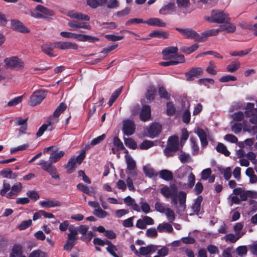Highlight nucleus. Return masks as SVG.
Segmentation results:
<instances>
[{
    "label": "nucleus",
    "mask_w": 257,
    "mask_h": 257,
    "mask_svg": "<svg viewBox=\"0 0 257 257\" xmlns=\"http://www.w3.org/2000/svg\"><path fill=\"white\" fill-rule=\"evenodd\" d=\"M161 193L166 198H171V202L177 206L178 203L179 207L184 210L185 208L186 199V193L184 191H180L178 193V189L175 184H172L169 186H164L160 190Z\"/></svg>",
    "instance_id": "nucleus-1"
},
{
    "label": "nucleus",
    "mask_w": 257,
    "mask_h": 257,
    "mask_svg": "<svg viewBox=\"0 0 257 257\" xmlns=\"http://www.w3.org/2000/svg\"><path fill=\"white\" fill-rule=\"evenodd\" d=\"M204 19L206 21L217 24H223L230 20L228 13L217 9L212 10L210 16H205Z\"/></svg>",
    "instance_id": "nucleus-2"
},
{
    "label": "nucleus",
    "mask_w": 257,
    "mask_h": 257,
    "mask_svg": "<svg viewBox=\"0 0 257 257\" xmlns=\"http://www.w3.org/2000/svg\"><path fill=\"white\" fill-rule=\"evenodd\" d=\"M245 116H246L245 112H243L242 111H238L230 115V117L232 119L233 121H240L243 120L242 126L243 131L255 134L257 133V126H248L247 124V121H246L245 120H243Z\"/></svg>",
    "instance_id": "nucleus-3"
},
{
    "label": "nucleus",
    "mask_w": 257,
    "mask_h": 257,
    "mask_svg": "<svg viewBox=\"0 0 257 257\" xmlns=\"http://www.w3.org/2000/svg\"><path fill=\"white\" fill-rule=\"evenodd\" d=\"M85 157V151L83 150L78 156H73L69 160L65 168L68 173L73 172L76 168L81 164Z\"/></svg>",
    "instance_id": "nucleus-4"
},
{
    "label": "nucleus",
    "mask_w": 257,
    "mask_h": 257,
    "mask_svg": "<svg viewBox=\"0 0 257 257\" xmlns=\"http://www.w3.org/2000/svg\"><path fill=\"white\" fill-rule=\"evenodd\" d=\"M32 17L37 19H47L54 15L53 12L42 5H38L35 9L31 11Z\"/></svg>",
    "instance_id": "nucleus-5"
},
{
    "label": "nucleus",
    "mask_w": 257,
    "mask_h": 257,
    "mask_svg": "<svg viewBox=\"0 0 257 257\" xmlns=\"http://www.w3.org/2000/svg\"><path fill=\"white\" fill-rule=\"evenodd\" d=\"M180 150L179 144V138L174 136L170 137L168 139L167 147L164 150V153L166 156H172L173 153Z\"/></svg>",
    "instance_id": "nucleus-6"
},
{
    "label": "nucleus",
    "mask_w": 257,
    "mask_h": 257,
    "mask_svg": "<svg viewBox=\"0 0 257 257\" xmlns=\"http://www.w3.org/2000/svg\"><path fill=\"white\" fill-rule=\"evenodd\" d=\"M176 30L179 32L185 38L187 39H194L199 42H203V37H200L199 35L192 29L176 28Z\"/></svg>",
    "instance_id": "nucleus-7"
},
{
    "label": "nucleus",
    "mask_w": 257,
    "mask_h": 257,
    "mask_svg": "<svg viewBox=\"0 0 257 257\" xmlns=\"http://www.w3.org/2000/svg\"><path fill=\"white\" fill-rule=\"evenodd\" d=\"M70 233L68 234L67 239L64 246V249L67 251H70L76 244L78 237L77 231L72 227L69 228Z\"/></svg>",
    "instance_id": "nucleus-8"
},
{
    "label": "nucleus",
    "mask_w": 257,
    "mask_h": 257,
    "mask_svg": "<svg viewBox=\"0 0 257 257\" xmlns=\"http://www.w3.org/2000/svg\"><path fill=\"white\" fill-rule=\"evenodd\" d=\"M5 62L8 67L17 70H21L25 67L24 62L17 57L7 58L5 60Z\"/></svg>",
    "instance_id": "nucleus-9"
},
{
    "label": "nucleus",
    "mask_w": 257,
    "mask_h": 257,
    "mask_svg": "<svg viewBox=\"0 0 257 257\" xmlns=\"http://www.w3.org/2000/svg\"><path fill=\"white\" fill-rule=\"evenodd\" d=\"M50 162L47 163L46 161L42 160L40 161L39 165L42 166V168L47 172L51 177L56 180H59L60 177L58 173L57 172L56 167L52 165Z\"/></svg>",
    "instance_id": "nucleus-10"
},
{
    "label": "nucleus",
    "mask_w": 257,
    "mask_h": 257,
    "mask_svg": "<svg viewBox=\"0 0 257 257\" xmlns=\"http://www.w3.org/2000/svg\"><path fill=\"white\" fill-rule=\"evenodd\" d=\"M254 105L252 103H247L245 114L246 117H249V121L253 124H257V109L254 108Z\"/></svg>",
    "instance_id": "nucleus-11"
},
{
    "label": "nucleus",
    "mask_w": 257,
    "mask_h": 257,
    "mask_svg": "<svg viewBox=\"0 0 257 257\" xmlns=\"http://www.w3.org/2000/svg\"><path fill=\"white\" fill-rule=\"evenodd\" d=\"M44 90H40L35 91L30 97L29 103L31 106H35L40 103L46 97Z\"/></svg>",
    "instance_id": "nucleus-12"
},
{
    "label": "nucleus",
    "mask_w": 257,
    "mask_h": 257,
    "mask_svg": "<svg viewBox=\"0 0 257 257\" xmlns=\"http://www.w3.org/2000/svg\"><path fill=\"white\" fill-rule=\"evenodd\" d=\"M125 162L127 164L126 173L129 176H135L137 175L136 163L133 158L129 155L125 156Z\"/></svg>",
    "instance_id": "nucleus-13"
},
{
    "label": "nucleus",
    "mask_w": 257,
    "mask_h": 257,
    "mask_svg": "<svg viewBox=\"0 0 257 257\" xmlns=\"http://www.w3.org/2000/svg\"><path fill=\"white\" fill-rule=\"evenodd\" d=\"M122 132L124 135L128 136L133 135L135 131L136 126L133 120L126 119L122 121Z\"/></svg>",
    "instance_id": "nucleus-14"
},
{
    "label": "nucleus",
    "mask_w": 257,
    "mask_h": 257,
    "mask_svg": "<svg viewBox=\"0 0 257 257\" xmlns=\"http://www.w3.org/2000/svg\"><path fill=\"white\" fill-rule=\"evenodd\" d=\"M178 48L176 47H170L166 48L162 51L164 60L173 59V60H177V57L180 55H177L176 53L178 52Z\"/></svg>",
    "instance_id": "nucleus-15"
},
{
    "label": "nucleus",
    "mask_w": 257,
    "mask_h": 257,
    "mask_svg": "<svg viewBox=\"0 0 257 257\" xmlns=\"http://www.w3.org/2000/svg\"><path fill=\"white\" fill-rule=\"evenodd\" d=\"M194 133L196 134L200 138L201 145L203 147H205L208 145L207 138H210V134L208 130L205 131L203 129L198 127L195 130Z\"/></svg>",
    "instance_id": "nucleus-16"
},
{
    "label": "nucleus",
    "mask_w": 257,
    "mask_h": 257,
    "mask_svg": "<svg viewBox=\"0 0 257 257\" xmlns=\"http://www.w3.org/2000/svg\"><path fill=\"white\" fill-rule=\"evenodd\" d=\"M203 74V71L201 68L193 67L187 72L185 73V75L187 80L191 81L193 80L194 77H198L202 76Z\"/></svg>",
    "instance_id": "nucleus-17"
},
{
    "label": "nucleus",
    "mask_w": 257,
    "mask_h": 257,
    "mask_svg": "<svg viewBox=\"0 0 257 257\" xmlns=\"http://www.w3.org/2000/svg\"><path fill=\"white\" fill-rule=\"evenodd\" d=\"M54 47L61 50H77L78 48V45L77 44L68 41L54 43Z\"/></svg>",
    "instance_id": "nucleus-18"
},
{
    "label": "nucleus",
    "mask_w": 257,
    "mask_h": 257,
    "mask_svg": "<svg viewBox=\"0 0 257 257\" xmlns=\"http://www.w3.org/2000/svg\"><path fill=\"white\" fill-rule=\"evenodd\" d=\"M162 126L157 122L152 123L148 128V135L152 138L157 137L161 132Z\"/></svg>",
    "instance_id": "nucleus-19"
},
{
    "label": "nucleus",
    "mask_w": 257,
    "mask_h": 257,
    "mask_svg": "<svg viewBox=\"0 0 257 257\" xmlns=\"http://www.w3.org/2000/svg\"><path fill=\"white\" fill-rule=\"evenodd\" d=\"M11 25L12 29L18 32L22 33H28L30 32V30L22 22L18 20H12Z\"/></svg>",
    "instance_id": "nucleus-20"
},
{
    "label": "nucleus",
    "mask_w": 257,
    "mask_h": 257,
    "mask_svg": "<svg viewBox=\"0 0 257 257\" xmlns=\"http://www.w3.org/2000/svg\"><path fill=\"white\" fill-rule=\"evenodd\" d=\"M223 24L219 27L220 32H225L227 33H233L236 31V28L234 24L229 23V22H225Z\"/></svg>",
    "instance_id": "nucleus-21"
},
{
    "label": "nucleus",
    "mask_w": 257,
    "mask_h": 257,
    "mask_svg": "<svg viewBox=\"0 0 257 257\" xmlns=\"http://www.w3.org/2000/svg\"><path fill=\"white\" fill-rule=\"evenodd\" d=\"M39 204L42 207L45 208L60 207L62 205L61 203L59 201L51 199H47L45 201H40Z\"/></svg>",
    "instance_id": "nucleus-22"
},
{
    "label": "nucleus",
    "mask_w": 257,
    "mask_h": 257,
    "mask_svg": "<svg viewBox=\"0 0 257 257\" xmlns=\"http://www.w3.org/2000/svg\"><path fill=\"white\" fill-rule=\"evenodd\" d=\"M22 184L21 183H17L12 187L11 191L7 194L6 197L12 198L14 196H17L22 191Z\"/></svg>",
    "instance_id": "nucleus-23"
},
{
    "label": "nucleus",
    "mask_w": 257,
    "mask_h": 257,
    "mask_svg": "<svg viewBox=\"0 0 257 257\" xmlns=\"http://www.w3.org/2000/svg\"><path fill=\"white\" fill-rule=\"evenodd\" d=\"M212 171L210 168L204 169L201 173V178L203 180H208L209 183H213L215 180V176L211 175Z\"/></svg>",
    "instance_id": "nucleus-24"
},
{
    "label": "nucleus",
    "mask_w": 257,
    "mask_h": 257,
    "mask_svg": "<svg viewBox=\"0 0 257 257\" xmlns=\"http://www.w3.org/2000/svg\"><path fill=\"white\" fill-rule=\"evenodd\" d=\"M67 15L70 18L76 19L78 20L89 21L90 19L87 15H84L82 13H76L74 11H69Z\"/></svg>",
    "instance_id": "nucleus-25"
},
{
    "label": "nucleus",
    "mask_w": 257,
    "mask_h": 257,
    "mask_svg": "<svg viewBox=\"0 0 257 257\" xmlns=\"http://www.w3.org/2000/svg\"><path fill=\"white\" fill-rule=\"evenodd\" d=\"M65 152L63 151L56 150L52 151L49 157L50 162L54 163L59 161L64 155Z\"/></svg>",
    "instance_id": "nucleus-26"
},
{
    "label": "nucleus",
    "mask_w": 257,
    "mask_h": 257,
    "mask_svg": "<svg viewBox=\"0 0 257 257\" xmlns=\"http://www.w3.org/2000/svg\"><path fill=\"white\" fill-rule=\"evenodd\" d=\"M140 119L145 121L151 118V108L149 105H144L140 114Z\"/></svg>",
    "instance_id": "nucleus-27"
},
{
    "label": "nucleus",
    "mask_w": 257,
    "mask_h": 257,
    "mask_svg": "<svg viewBox=\"0 0 257 257\" xmlns=\"http://www.w3.org/2000/svg\"><path fill=\"white\" fill-rule=\"evenodd\" d=\"M243 234V232H237L235 233V234L229 233L225 235L223 237V238L226 241H229L231 243H235Z\"/></svg>",
    "instance_id": "nucleus-28"
},
{
    "label": "nucleus",
    "mask_w": 257,
    "mask_h": 257,
    "mask_svg": "<svg viewBox=\"0 0 257 257\" xmlns=\"http://www.w3.org/2000/svg\"><path fill=\"white\" fill-rule=\"evenodd\" d=\"M233 194L238 195L240 201H246L248 198L247 191L244 190L240 187L234 189Z\"/></svg>",
    "instance_id": "nucleus-29"
},
{
    "label": "nucleus",
    "mask_w": 257,
    "mask_h": 257,
    "mask_svg": "<svg viewBox=\"0 0 257 257\" xmlns=\"http://www.w3.org/2000/svg\"><path fill=\"white\" fill-rule=\"evenodd\" d=\"M157 249V247L154 245H150L146 247H141L140 248V254L145 255L146 257H150L147 256L150 253L153 252Z\"/></svg>",
    "instance_id": "nucleus-30"
},
{
    "label": "nucleus",
    "mask_w": 257,
    "mask_h": 257,
    "mask_svg": "<svg viewBox=\"0 0 257 257\" xmlns=\"http://www.w3.org/2000/svg\"><path fill=\"white\" fill-rule=\"evenodd\" d=\"M185 62V59L183 55H180L177 57V60H170L167 62H162L159 64L162 66H168L169 65H176L180 63H183Z\"/></svg>",
    "instance_id": "nucleus-31"
},
{
    "label": "nucleus",
    "mask_w": 257,
    "mask_h": 257,
    "mask_svg": "<svg viewBox=\"0 0 257 257\" xmlns=\"http://www.w3.org/2000/svg\"><path fill=\"white\" fill-rule=\"evenodd\" d=\"M145 23L150 26L165 27L166 25L161 19L159 18H151L146 21Z\"/></svg>",
    "instance_id": "nucleus-32"
},
{
    "label": "nucleus",
    "mask_w": 257,
    "mask_h": 257,
    "mask_svg": "<svg viewBox=\"0 0 257 257\" xmlns=\"http://www.w3.org/2000/svg\"><path fill=\"white\" fill-rule=\"evenodd\" d=\"M23 254L22 246L21 245L16 244L12 249L10 257H21Z\"/></svg>",
    "instance_id": "nucleus-33"
},
{
    "label": "nucleus",
    "mask_w": 257,
    "mask_h": 257,
    "mask_svg": "<svg viewBox=\"0 0 257 257\" xmlns=\"http://www.w3.org/2000/svg\"><path fill=\"white\" fill-rule=\"evenodd\" d=\"M58 119L55 118H52L51 120L48 122L47 124H43L42 125L39 129L38 132L36 134V136L37 137H41L45 132V131L47 130L48 126L54 124L57 122Z\"/></svg>",
    "instance_id": "nucleus-34"
},
{
    "label": "nucleus",
    "mask_w": 257,
    "mask_h": 257,
    "mask_svg": "<svg viewBox=\"0 0 257 257\" xmlns=\"http://www.w3.org/2000/svg\"><path fill=\"white\" fill-rule=\"evenodd\" d=\"M157 230L160 232H167L171 233L173 229L172 225L169 223H163L159 224L157 226Z\"/></svg>",
    "instance_id": "nucleus-35"
},
{
    "label": "nucleus",
    "mask_w": 257,
    "mask_h": 257,
    "mask_svg": "<svg viewBox=\"0 0 257 257\" xmlns=\"http://www.w3.org/2000/svg\"><path fill=\"white\" fill-rule=\"evenodd\" d=\"M220 32L219 28L216 29H210L203 32L200 37H203L204 41H205L209 36H216Z\"/></svg>",
    "instance_id": "nucleus-36"
},
{
    "label": "nucleus",
    "mask_w": 257,
    "mask_h": 257,
    "mask_svg": "<svg viewBox=\"0 0 257 257\" xmlns=\"http://www.w3.org/2000/svg\"><path fill=\"white\" fill-rule=\"evenodd\" d=\"M203 198L201 196H198L195 200V202L192 206V209L193 212L196 214H198L200 208L201 204Z\"/></svg>",
    "instance_id": "nucleus-37"
},
{
    "label": "nucleus",
    "mask_w": 257,
    "mask_h": 257,
    "mask_svg": "<svg viewBox=\"0 0 257 257\" xmlns=\"http://www.w3.org/2000/svg\"><path fill=\"white\" fill-rule=\"evenodd\" d=\"M176 7L175 4L170 3L161 9L159 11V13L162 15H166L170 11H174Z\"/></svg>",
    "instance_id": "nucleus-38"
},
{
    "label": "nucleus",
    "mask_w": 257,
    "mask_h": 257,
    "mask_svg": "<svg viewBox=\"0 0 257 257\" xmlns=\"http://www.w3.org/2000/svg\"><path fill=\"white\" fill-rule=\"evenodd\" d=\"M217 66L214 62L210 61L206 68V71L211 75H216L217 71L216 70Z\"/></svg>",
    "instance_id": "nucleus-39"
},
{
    "label": "nucleus",
    "mask_w": 257,
    "mask_h": 257,
    "mask_svg": "<svg viewBox=\"0 0 257 257\" xmlns=\"http://www.w3.org/2000/svg\"><path fill=\"white\" fill-rule=\"evenodd\" d=\"M143 171L145 175L149 177H155L158 175V173L149 165L144 166Z\"/></svg>",
    "instance_id": "nucleus-40"
},
{
    "label": "nucleus",
    "mask_w": 257,
    "mask_h": 257,
    "mask_svg": "<svg viewBox=\"0 0 257 257\" xmlns=\"http://www.w3.org/2000/svg\"><path fill=\"white\" fill-rule=\"evenodd\" d=\"M55 48V47H54V43L51 44H44L41 47L42 51L44 53L51 57L54 56L52 53V51Z\"/></svg>",
    "instance_id": "nucleus-41"
},
{
    "label": "nucleus",
    "mask_w": 257,
    "mask_h": 257,
    "mask_svg": "<svg viewBox=\"0 0 257 257\" xmlns=\"http://www.w3.org/2000/svg\"><path fill=\"white\" fill-rule=\"evenodd\" d=\"M149 36L151 37L166 39L169 37V35L166 32L161 31H155L149 34Z\"/></svg>",
    "instance_id": "nucleus-42"
},
{
    "label": "nucleus",
    "mask_w": 257,
    "mask_h": 257,
    "mask_svg": "<svg viewBox=\"0 0 257 257\" xmlns=\"http://www.w3.org/2000/svg\"><path fill=\"white\" fill-rule=\"evenodd\" d=\"M160 176L163 179L166 181H170L173 179L172 173L168 170H163L160 172Z\"/></svg>",
    "instance_id": "nucleus-43"
},
{
    "label": "nucleus",
    "mask_w": 257,
    "mask_h": 257,
    "mask_svg": "<svg viewBox=\"0 0 257 257\" xmlns=\"http://www.w3.org/2000/svg\"><path fill=\"white\" fill-rule=\"evenodd\" d=\"M67 108L64 102H61L56 108L53 113V117H58Z\"/></svg>",
    "instance_id": "nucleus-44"
},
{
    "label": "nucleus",
    "mask_w": 257,
    "mask_h": 257,
    "mask_svg": "<svg viewBox=\"0 0 257 257\" xmlns=\"http://www.w3.org/2000/svg\"><path fill=\"white\" fill-rule=\"evenodd\" d=\"M198 47V44H195L190 47L183 46L180 48V50L182 52L189 54L196 51Z\"/></svg>",
    "instance_id": "nucleus-45"
},
{
    "label": "nucleus",
    "mask_w": 257,
    "mask_h": 257,
    "mask_svg": "<svg viewBox=\"0 0 257 257\" xmlns=\"http://www.w3.org/2000/svg\"><path fill=\"white\" fill-rule=\"evenodd\" d=\"M216 149L218 152L224 155L225 156H228L230 155V152L228 151L226 147L222 143H218Z\"/></svg>",
    "instance_id": "nucleus-46"
},
{
    "label": "nucleus",
    "mask_w": 257,
    "mask_h": 257,
    "mask_svg": "<svg viewBox=\"0 0 257 257\" xmlns=\"http://www.w3.org/2000/svg\"><path fill=\"white\" fill-rule=\"evenodd\" d=\"M122 91V87H120L116 89L111 95L109 100V106H110L112 105L118 96L120 95Z\"/></svg>",
    "instance_id": "nucleus-47"
},
{
    "label": "nucleus",
    "mask_w": 257,
    "mask_h": 257,
    "mask_svg": "<svg viewBox=\"0 0 257 257\" xmlns=\"http://www.w3.org/2000/svg\"><path fill=\"white\" fill-rule=\"evenodd\" d=\"M28 257H47V254L41 249H36L32 251Z\"/></svg>",
    "instance_id": "nucleus-48"
},
{
    "label": "nucleus",
    "mask_w": 257,
    "mask_h": 257,
    "mask_svg": "<svg viewBox=\"0 0 257 257\" xmlns=\"http://www.w3.org/2000/svg\"><path fill=\"white\" fill-rule=\"evenodd\" d=\"M93 214L99 218H104L107 215H108V213L102 210L101 208H98L97 209H95L93 212Z\"/></svg>",
    "instance_id": "nucleus-49"
},
{
    "label": "nucleus",
    "mask_w": 257,
    "mask_h": 257,
    "mask_svg": "<svg viewBox=\"0 0 257 257\" xmlns=\"http://www.w3.org/2000/svg\"><path fill=\"white\" fill-rule=\"evenodd\" d=\"M238 195L231 194L227 198L230 206H232L233 204H239L240 202Z\"/></svg>",
    "instance_id": "nucleus-50"
},
{
    "label": "nucleus",
    "mask_w": 257,
    "mask_h": 257,
    "mask_svg": "<svg viewBox=\"0 0 257 257\" xmlns=\"http://www.w3.org/2000/svg\"><path fill=\"white\" fill-rule=\"evenodd\" d=\"M164 213L166 214V217L170 222H173L175 220V213L174 211L171 209L168 208Z\"/></svg>",
    "instance_id": "nucleus-51"
},
{
    "label": "nucleus",
    "mask_w": 257,
    "mask_h": 257,
    "mask_svg": "<svg viewBox=\"0 0 257 257\" xmlns=\"http://www.w3.org/2000/svg\"><path fill=\"white\" fill-rule=\"evenodd\" d=\"M220 171L226 180H228L230 178L232 171L230 167H227L225 169H221L220 170Z\"/></svg>",
    "instance_id": "nucleus-52"
},
{
    "label": "nucleus",
    "mask_w": 257,
    "mask_h": 257,
    "mask_svg": "<svg viewBox=\"0 0 257 257\" xmlns=\"http://www.w3.org/2000/svg\"><path fill=\"white\" fill-rule=\"evenodd\" d=\"M124 142L126 146L131 149H135L137 148V144L132 138H125L124 139Z\"/></svg>",
    "instance_id": "nucleus-53"
},
{
    "label": "nucleus",
    "mask_w": 257,
    "mask_h": 257,
    "mask_svg": "<svg viewBox=\"0 0 257 257\" xmlns=\"http://www.w3.org/2000/svg\"><path fill=\"white\" fill-rule=\"evenodd\" d=\"M156 93V89L154 86H150L146 94V98L148 99H154Z\"/></svg>",
    "instance_id": "nucleus-54"
},
{
    "label": "nucleus",
    "mask_w": 257,
    "mask_h": 257,
    "mask_svg": "<svg viewBox=\"0 0 257 257\" xmlns=\"http://www.w3.org/2000/svg\"><path fill=\"white\" fill-rule=\"evenodd\" d=\"M247 248L245 245L239 246L236 249V253L240 256H243L246 254Z\"/></svg>",
    "instance_id": "nucleus-55"
},
{
    "label": "nucleus",
    "mask_w": 257,
    "mask_h": 257,
    "mask_svg": "<svg viewBox=\"0 0 257 257\" xmlns=\"http://www.w3.org/2000/svg\"><path fill=\"white\" fill-rule=\"evenodd\" d=\"M155 208L157 211L164 213L168 208H166L163 203L158 201L155 204Z\"/></svg>",
    "instance_id": "nucleus-56"
},
{
    "label": "nucleus",
    "mask_w": 257,
    "mask_h": 257,
    "mask_svg": "<svg viewBox=\"0 0 257 257\" xmlns=\"http://www.w3.org/2000/svg\"><path fill=\"white\" fill-rule=\"evenodd\" d=\"M179 8H187L190 5V0H176Z\"/></svg>",
    "instance_id": "nucleus-57"
},
{
    "label": "nucleus",
    "mask_w": 257,
    "mask_h": 257,
    "mask_svg": "<svg viewBox=\"0 0 257 257\" xmlns=\"http://www.w3.org/2000/svg\"><path fill=\"white\" fill-rule=\"evenodd\" d=\"M23 97V96L22 95L14 98L8 103V106L10 107L18 105L22 101Z\"/></svg>",
    "instance_id": "nucleus-58"
},
{
    "label": "nucleus",
    "mask_w": 257,
    "mask_h": 257,
    "mask_svg": "<svg viewBox=\"0 0 257 257\" xmlns=\"http://www.w3.org/2000/svg\"><path fill=\"white\" fill-rule=\"evenodd\" d=\"M240 66V63L238 62H233L228 65L226 67V69L228 72H233L235 71Z\"/></svg>",
    "instance_id": "nucleus-59"
},
{
    "label": "nucleus",
    "mask_w": 257,
    "mask_h": 257,
    "mask_svg": "<svg viewBox=\"0 0 257 257\" xmlns=\"http://www.w3.org/2000/svg\"><path fill=\"white\" fill-rule=\"evenodd\" d=\"M77 188L80 191L88 194L90 195L91 191L89 187L86 186L82 183H79L77 185Z\"/></svg>",
    "instance_id": "nucleus-60"
},
{
    "label": "nucleus",
    "mask_w": 257,
    "mask_h": 257,
    "mask_svg": "<svg viewBox=\"0 0 257 257\" xmlns=\"http://www.w3.org/2000/svg\"><path fill=\"white\" fill-rule=\"evenodd\" d=\"M140 208L145 213H148L151 211V208L149 204L146 202L142 201L140 202Z\"/></svg>",
    "instance_id": "nucleus-61"
},
{
    "label": "nucleus",
    "mask_w": 257,
    "mask_h": 257,
    "mask_svg": "<svg viewBox=\"0 0 257 257\" xmlns=\"http://www.w3.org/2000/svg\"><path fill=\"white\" fill-rule=\"evenodd\" d=\"M32 221L31 219L24 220L22 221L19 225L18 228L20 230H22L26 229L31 225Z\"/></svg>",
    "instance_id": "nucleus-62"
},
{
    "label": "nucleus",
    "mask_w": 257,
    "mask_h": 257,
    "mask_svg": "<svg viewBox=\"0 0 257 257\" xmlns=\"http://www.w3.org/2000/svg\"><path fill=\"white\" fill-rule=\"evenodd\" d=\"M105 138V135L102 134V135L93 139L90 143V145L91 146H94L96 145H97V144L100 143L102 141H103Z\"/></svg>",
    "instance_id": "nucleus-63"
},
{
    "label": "nucleus",
    "mask_w": 257,
    "mask_h": 257,
    "mask_svg": "<svg viewBox=\"0 0 257 257\" xmlns=\"http://www.w3.org/2000/svg\"><path fill=\"white\" fill-rule=\"evenodd\" d=\"M195 183V176L192 173H190L188 176V180H187V186L189 188H191L194 185Z\"/></svg>",
    "instance_id": "nucleus-64"
}]
</instances>
